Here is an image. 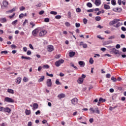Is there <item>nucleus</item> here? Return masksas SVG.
Wrapping results in <instances>:
<instances>
[{
  "mask_svg": "<svg viewBox=\"0 0 126 126\" xmlns=\"http://www.w3.org/2000/svg\"><path fill=\"white\" fill-rule=\"evenodd\" d=\"M55 83L57 85H62V83L60 82V80L59 79L56 80Z\"/></svg>",
  "mask_w": 126,
  "mask_h": 126,
  "instance_id": "b1692460",
  "label": "nucleus"
},
{
  "mask_svg": "<svg viewBox=\"0 0 126 126\" xmlns=\"http://www.w3.org/2000/svg\"><path fill=\"white\" fill-rule=\"evenodd\" d=\"M116 49H120L121 48V45L117 44L116 46Z\"/></svg>",
  "mask_w": 126,
  "mask_h": 126,
  "instance_id": "e2e57ef3",
  "label": "nucleus"
},
{
  "mask_svg": "<svg viewBox=\"0 0 126 126\" xmlns=\"http://www.w3.org/2000/svg\"><path fill=\"white\" fill-rule=\"evenodd\" d=\"M13 11H15V8H13L11 10L8 11V12H10L11 13L13 12Z\"/></svg>",
  "mask_w": 126,
  "mask_h": 126,
  "instance_id": "864d4df0",
  "label": "nucleus"
},
{
  "mask_svg": "<svg viewBox=\"0 0 126 126\" xmlns=\"http://www.w3.org/2000/svg\"><path fill=\"white\" fill-rule=\"evenodd\" d=\"M44 22H50V19L49 18H45Z\"/></svg>",
  "mask_w": 126,
  "mask_h": 126,
  "instance_id": "a19ab883",
  "label": "nucleus"
},
{
  "mask_svg": "<svg viewBox=\"0 0 126 126\" xmlns=\"http://www.w3.org/2000/svg\"><path fill=\"white\" fill-rule=\"evenodd\" d=\"M38 105L37 103H34L33 105V110H36V109H38Z\"/></svg>",
  "mask_w": 126,
  "mask_h": 126,
  "instance_id": "aec40b11",
  "label": "nucleus"
},
{
  "mask_svg": "<svg viewBox=\"0 0 126 126\" xmlns=\"http://www.w3.org/2000/svg\"><path fill=\"white\" fill-rule=\"evenodd\" d=\"M47 85L48 87H51L52 86V80L51 79H48L47 80Z\"/></svg>",
  "mask_w": 126,
  "mask_h": 126,
  "instance_id": "9d476101",
  "label": "nucleus"
},
{
  "mask_svg": "<svg viewBox=\"0 0 126 126\" xmlns=\"http://www.w3.org/2000/svg\"><path fill=\"white\" fill-rule=\"evenodd\" d=\"M99 101H101L102 102V103H104V102H106V99L102 98V97H100L99 99Z\"/></svg>",
  "mask_w": 126,
  "mask_h": 126,
  "instance_id": "2f4dec72",
  "label": "nucleus"
},
{
  "mask_svg": "<svg viewBox=\"0 0 126 126\" xmlns=\"http://www.w3.org/2000/svg\"><path fill=\"white\" fill-rule=\"evenodd\" d=\"M89 63H91V64H93V63H94V60H93V58H91L90 59Z\"/></svg>",
  "mask_w": 126,
  "mask_h": 126,
  "instance_id": "7c9ffc66",
  "label": "nucleus"
},
{
  "mask_svg": "<svg viewBox=\"0 0 126 126\" xmlns=\"http://www.w3.org/2000/svg\"><path fill=\"white\" fill-rule=\"evenodd\" d=\"M39 33V29L38 28H36L34 29L32 32V34L34 37L37 36V34Z\"/></svg>",
  "mask_w": 126,
  "mask_h": 126,
  "instance_id": "423d86ee",
  "label": "nucleus"
},
{
  "mask_svg": "<svg viewBox=\"0 0 126 126\" xmlns=\"http://www.w3.org/2000/svg\"><path fill=\"white\" fill-rule=\"evenodd\" d=\"M111 4H112V5H116V4H117L116 0H111Z\"/></svg>",
  "mask_w": 126,
  "mask_h": 126,
  "instance_id": "cd10ccee",
  "label": "nucleus"
},
{
  "mask_svg": "<svg viewBox=\"0 0 126 126\" xmlns=\"http://www.w3.org/2000/svg\"><path fill=\"white\" fill-rule=\"evenodd\" d=\"M30 25H32V28H33V27H34V26H35V24L33 22H31L30 23Z\"/></svg>",
  "mask_w": 126,
  "mask_h": 126,
  "instance_id": "052dcab7",
  "label": "nucleus"
},
{
  "mask_svg": "<svg viewBox=\"0 0 126 126\" xmlns=\"http://www.w3.org/2000/svg\"><path fill=\"white\" fill-rule=\"evenodd\" d=\"M113 10L115 12H121L122 11V8H115Z\"/></svg>",
  "mask_w": 126,
  "mask_h": 126,
  "instance_id": "ddd939ff",
  "label": "nucleus"
},
{
  "mask_svg": "<svg viewBox=\"0 0 126 126\" xmlns=\"http://www.w3.org/2000/svg\"><path fill=\"white\" fill-rule=\"evenodd\" d=\"M11 48L12 49H15L16 48V46L15 45L13 44L11 45Z\"/></svg>",
  "mask_w": 126,
  "mask_h": 126,
  "instance_id": "69168bd1",
  "label": "nucleus"
},
{
  "mask_svg": "<svg viewBox=\"0 0 126 126\" xmlns=\"http://www.w3.org/2000/svg\"><path fill=\"white\" fill-rule=\"evenodd\" d=\"M58 98L59 99H62L63 98H64L65 97V94H60L58 95Z\"/></svg>",
  "mask_w": 126,
  "mask_h": 126,
  "instance_id": "2eb2a0df",
  "label": "nucleus"
},
{
  "mask_svg": "<svg viewBox=\"0 0 126 126\" xmlns=\"http://www.w3.org/2000/svg\"><path fill=\"white\" fill-rule=\"evenodd\" d=\"M104 7L105 8V9H110V5H108L107 4H105L104 5Z\"/></svg>",
  "mask_w": 126,
  "mask_h": 126,
  "instance_id": "a878e982",
  "label": "nucleus"
},
{
  "mask_svg": "<svg viewBox=\"0 0 126 126\" xmlns=\"http://www.w3.org/2000/svg\"><path fill=\"white\" fill-rule=\"evenodd\" d=\"M89 122H90V123H91V124H92V123H93V122H94V120L93 119V118H91L89 120Z\"/></svg>",
  "mask_w": 126,
  "mask_h": 126,
  "instance_id": "680f3d73",
  "label": "nucleus"
},
{
  "mask_svg": "<svg viewBox=\"0 0 126 126\" xmlns=\"http://www.w3.org/2000/svg\"><path fill=\"white\" fill-rule=\"evenodd\" d=\"M93 11H94V9L87 10V12H93Z\"/></svg>",
  "mask_w": 126,
  "mask_h": 126,
  "instance_id": "09e8293b",
  "label": "nucleus"
},
{
  "mask_svg": "<svg viewBox=\"0 0 126 126\" xmlns=\"http://www.w3.org/2000/svg\"><path fill=\"white\" fill-rule=\"evenodd\" d=\"M65 25L66 27H69V26H70V24L68 22H67L65 23Z\"/></svg>",
  "mask_w": 126,
  "mask_h": 126,
  "instance_id": "e433bc0d",
  "label": "nucleus"
},
{
  "mask_svg": "<svg viewBox=\"0 0 126 126\" xmlns=\"http://www.w3.org/2000/svg\"><path fill=\"white\" fill-rule=\"evenodd\" d=\"M2 3L3 5L5 7H6L7 5H8V2L6 0H4Z\"/></svg>",
  "mask_w": 126,
  "mask_h": 126,
  "instance_id": "412c9836",
  "label": "nucleus"
},
{
  "mask_svg": "<svg viewBox=\"0 0 126 126\" xmlns=\"http://www.w3.org/2000/svg\"><path fill=\"white\" fill-rule=\"evenodd\" d=\"M23 17H24V14L23 13H21L19 16V18H20V19H21L22 18H23Z\"/></svg>",
  "mask_w": 126,
  "mask_h": 126,
  "instance_id": "72a5a7b5",
  "label": "nucleus"
},
{
  "mask_svg": "<svg viewBox=\"0 0 126 126\" xmlns=\"http://www.w3.org/2000/svg\"><path fill=\"white\" fill-rule=\"evenodd\" d=\"M61 58V55H57L55 56V59H60Z\"/></svg>",
  "mask_w": 126,
  "mask_h": 126,
  "instance_id": "6e6d98bb",
  "label": "nucleus"
},
{
  "mask_svg": "<svg viewBox=\"0 0 126 126\" xmlns=\"http://www.w3.org/2000/svg\"><path fill=\"white\" fill-rule=\"evenodd\" d=\"M40 114H41V111H40V110H37L35 112V115H40Z\"/></svg>",
  "mask_w": 126,
  "mask_h": 126,
  "instance_id": "bf43d9fd",
  "label": "nucleus"
},
{
  "mask_svg": "<svg viewBox=\"0 0 126 126\" xmlns=\"http://www.w3.org/2000/svg\"><path fill=\"white\" fill-rule=\"evenodd\" d=\"M21 59H25V60H31V57H25V56H22Z\"/></svg>",
  "mask_w": 126,
  "mask_h": 126,
  "instance_id": "393cba45",
  "label": "nucleus"
},
{
  "mask_svg": "<svg viewBox=\"0 0 126 126\" xmlns=\"http://www.w3.org/2000/svg\"><path fill=\"white\" fill-rule=\"evenodd\" d=\"M44 13H45V11L44 10H41L39 11V14L40 15H42V14H44Z\"/></svg>",
  "mask_w": 126,
  "mask_h": 126,
  "instance_id": "a18cd8bd",
  "label": "nucleus"
},
{
  "mask_svg": "<svg viewBox=\"0 0 126 126\" xmlns=\"http://www.w3.org/2000/svg\"><path fill=\"white\" fill-rule=\"evenodd\" d=\"M77 82L79 84H81V83H83V78H79L78 80H77Z\"/></svg>",
  "mask_w": 126,
  "mask_h": 126,
  "instance_id": "4be33fe9",
  "label": "nucleus"
},
{
  "mask_svg": "<svg viewBox=\"0 0 126 126\" xmlns=\"http://www.w3.org/2000/svg\"><path fill=\"white\" fill-rule=\"evenodd\" d=\"M23 81H24V82H27V81H28V78L24 77L23 78Z\"/></svg>",
  "mask_w": 126,
  "mask_h": 126,
  "instance_id": "79ce46f5",
  "label": "nucleus"
},
{
  "mask_svg": "<svg viewBox=\"0 0 126 126\" xmlns=\"http://www.w3.org/2000/svg\"><path fill=\"white\" fill-rule=\"evenodd\" d=\"M31 54H32V52H31V51L30 50L28 51L27 52V55H28V56H30Z\"/></svg>",
  "mask_w": 126,
  "mask_h": 126,
  "instance_id": "8fccbe9b",
  "label": "nucleus"
},
{
  "mask_svg": "<svg viewBox=\"0 0 126 126\" xmlns=\"http://www.w3.org/2000/svg\"><path fill=\"white\" fill-rule=\"evenodd\" d=\"M25 9V7L24 6H22L20 7V11H23V10H24Z\"/></svg>",
  "mask_w": 126,
  "mask_h": 126,
  "instance_id": "de8ad7c7",
  "label": "nucleus"
},
{
  "mask_svg": "<svg viewBox=\"0 0 126 126\" xmlns=\"http://www.w3.org/2000/svg\"><path fill=\"white\" fill-rule=\"evenodd\" d=\"M83 47L84 48H87V44L86 43L83 44Z\"/></svg>",
  "mask_w": 126,
  "mask_h": 126,
  "instance_id": "774afa93",
  "label": "nucleus"
},
{
  "mask_svg": "<svg viewBox=\"0 0 126 126\" xmlns=\"http://www.w3.org/2000/svg\"><path fill=\"white\" fill-rule=\"evenodd\" d=\"M118 21H121V20L115 19L113 21H111L109 22V25L110 26H112L114 25V24H116V23H118Z\"/></svg>",
  "mask_w": 126,
  "mask_h": 126,
  "instance_id": "7ed1b4c3",
  "label": "nucleus"
},
{
  "mask_svg": "<svg viewBox=\"0 0 126 126\" xmlns=\"http://www.w3.org/2000/svg\"><path fill=\"white\" fill-rule=\"evenodd\" d=\"M4 112H6L9 114V113L11 112V109H10L9 107L4 108Z\"/></svg>",
  "mask_w": 126,
  "mask_h": 126,
  "instance_id": "4468645a",
  "label": "nucleus"
},
{
  "mask_svg": "<svg viewBox=\"0 0 126 126\" xmlns=\"http://www.w3.org/2000/svg\"><path fill=\"white\" fill-rule=\"evenodd\" d=\"M56 19H61L62 18V16L61 15H57L55 16Z\"/></svg>",
  "mask_w": 126,
  "mask_h": 126,
  "instance_id": "37998d69",
  "label": "nucleus"
},
{
  "mask_svg": "<svg viewBox=\"0 0 126 126\" xmlns=\"http://www.w3.org/2000/svg\"><path fill=\"white\" fill-rule=\"evenodd\" d=\"M75 26L77 28H79V27H80V24L78 23H76Z\"/></svg>",
  "mask_w": 126,
  "mask_h": 126,
  "instance_id": "ea45409f",
  "label": "nucleus"
},
{
  "mask_svg": "<svg viewBox=\"0 0 126 126\" xmlns=\"http://www.w3.org/2000/svg\"><path fill=\"white\" fill-rule=\"evenodd\" d=\"M101 3H102L101 0H95L94 4H95L96 6H99Z\"/></svg>",
  "mask_w": 126,
  "mask_h": 126,
  "instance_id": "1a4fd4ad",
  "label": "nucleus"
},
{
  "mask_svg": "<svg viewBox=\"0 0 126 126\" xmlns=\"http://www.w3.org/2000/svg\"><path fill=\"white\" fill-rule=\"evenodd\" d=\"M45 79V76H42L38 80V82H42V81H44Z\"/></svg>",
  "mask_w": 126,
  "mask_h": 126,
  "instance_id": "5701e85b",
  "label": "nucleus"
},
{
  "mask_svg": "<svg viewBox=\"0 0 126 126\" xmlns=\"http://www.w3.org/2000/svg\"><path fill=\"white\" fill-rule=\"evenodd\" d=\"M4 101L5 102H7V103H14V100L8 97H5Z\"/></svg>",
  "mask_w": 126,
  "mask_h": 126,
  "instance_id": "20e7f679",
  "label": "nucleus"
},
{
  "mask_svg": "<svg viewBox=\"0 0 126 126\" xmlns=\"http://www.w3.org/2000/svg\"><path fill=\"white\" fill-rule=\"evenodd\" d=\"M90 111L91 112V113H96L98 114H100V111L97 107L94 108V109L92 107L90 108Z\"/></svg>",
  "mask_w": 126,
  "mask_h": 126,
  "instance_id": "f257e3e1",
  "label": "nucleus"
},
{
  "mask_svg": "<svg viewBox=\"0 0 126 126\" xmlns=\"http://www.w3.org/2000/svg\"><path fill=\"white\" fill-rule=\"evenodd\" d=\"M43 68H49V67H50V66H49V65H44L43 66Z\"/></svg>",
  "mask_w": 126,
  "mask_h": 126,
  "instance_id": "5fc2aeb1",
  "label": "nucleus"
},
{
  "mask_svg": "<svg viewBox=\"0 0 126 126\" xmlns=\"http://www.w3.org/2000/svg\"><path fill=\"white\" fill-rule=\"evenodd\" d=\"M76 10L77 12H80L81 11V9H80V8H77Z\"/></svg>",
  "mask_w": 126,
  "mask_h": 126,
  "instance_id": "603ef678",
  "label": "nucleus"
},
{
  "mask_svg": "<svg viewBox=\"0 0 126 126\" xmlns=\"http://www.w3.org/2000/svg\"><path fill=\"white\" fill-rule=\"evenodd\" d=\"M47 48L48 52H49V53L54 51V46L53 45H49L47 46Z\"/></svg>",
  "mask_w": 126,
  "mask_h": 126,
  "instance_id": "0eeeda50",
  "label": "nucleus"
},
{
  "mask_svg": "<svg viewBox=\"0 0 126 126\" xmlns=\"http://www.w3.org/2000/svg\"><path fill=\"white\" fill-rule=\"evenodd\" d=\"M71 102L73 105H76L77 102H78V99L76 98H74L71 100Z\"/></svg>",
  "mask_w": 126,
  "mask_h": 126,
  "instance_id": "6e6552de",
  "label": "nucleus"
},
{
  "mask_svg": "<svg viewBox=\"0 0 126 126\" xmlns=\"http://www.w3.org/2000/svg\"><path fill=\"white\" fill-rule=\"evenodd\" d=\"M4 108L1 106H0V111L4 112Z\"/></svg>",
  "mask_w": 126,
  "mask_h": 126,
  "instance_id": "4d7b16f0",
  "label": "nucleus"
},
{
  "mask_svg": "<svg viewBox=\"0 0 126 126\" xmlns=\"http://www.w3.org/2000/svg\"><path fill=\"white\" fill-rule=\"evenodd\" d=\"M7 92H8V93H10L11 94H14V91H13L12 89H8Z\"/></svg>",
  "mask_w": 126,
  "mask_h": 126,
  "instance_id": "6ab92c4d",
  "label": "nucleus"
},
{
  "mask_svg": "<svg viewBox=\"0 0 126 126\" xmlns=\"http://www.w3.org/2000/svg\"><path fill=\"white\" fill-rule=\"evenodd\" d=\"M17 20H16L14 21L13 22H12V25H16V23H17Z\"/></svg>",
  "mask_w": 126,
  "mask_h": 126,
  "instance_id": "c03bdc74",
  "label": "nucleus"
},
{
  "mask_svg": "<svg viewBox=\"0 0 126 126\" xmlns=\"http://www.w3.org/2000/svg\"><path fill=\"white\" fill-rule=\"evenodd\" d=\"M95 20H96V21H100V20H101V17H100V16L96 17Z\"/></svg>",
  "mask_w": 126,
  "mask_h": 126,
  "instance_id": "473e14b6",
  "label": "nucleus"
},
{
  "mask_svg": "<svg viewBox=\"0 0 126 126\" xmlns=\"http://www.w3.org/2000/svg\"><path fill=\"white\" fill-rule=\"evenodd\" d=\"M87 6H88V7H92V6H93V5H92V3H91V2H88L87 3Z\"/></svg>",
  "mask_w": 126,
  "mask_h": 126,
  "instance_id": "bb28decb",
  "label": "nucleus"
},
{
  "mask_svg": "<svg viewBox=\"0 0 126 126\" xmlns=\"http://www.w3.org/2000/svg\"><path fill=\"white\" fill-rule=\"evenodd\" d=\"M122 25H123V23L119 22L115 26H114V27L116 28H119V27H120V26H122Z\"/></svg>",
  "mask_w": 126,
  "mask_h": 126,
  "instance_id": "f3484780",
  "label": "nucleus"
},
{
  "mask_svg": "<svg viewBox=\"0 0 126 126\" xmlns=\"http://www.w3.org/2000/svg\"><path fill=\"white\" fill-rule=\"evenodd\" d=\"M121 30H122V31L124 32H126V28L125 27H122L121 28Z\"/></svg>",
  "mask_w": 126,
  "mask_h": 126,
  "instance_id": "3c124183",
  "label": "nucleus"
},
{
  "mask_svg": "<svg viewBox=\"0 0 126 126\" xmlns=\"http://www.w3.org/2000/svg\"><path fill=\"white\" fill-rule=\"evenodd\" d=\"M122 0H118V3L119 5H122Z\"/></svg>",
  "mask_w": 126,
  "mask_h": 126,
  "instance_id": "13d9d810",
  "label": "nucleus"
},
{
  "mask_svg": "<svg viewBox=\"0 0 126 126\" xmlns=\"http://www.w3.org/2000/svg\"><path fill=\"white\" fill-rule=\"evenodd\" d=\"M114 54H115V55H119V54H120V51L116 49L114 51Z\"/></svg>",
  "mask_w": 126,
  "mask_h": 126,
  "instance_id": "f704fd0d",
  "label": "nucleus"
},
{
  "mask_svg": "<svg viewBox=\"0 0 126 126\" xmlns=\"http://www.w3.org/2000/svg\"><path fill=\"white\" fill-rule=\"evenodd\" d=\"M8 53L7 51H1L0 54H4L5 55H6Z\"/></svg>",
  "mask_w": 126,
  "mask_h": 126,
  "instance_id": "4c0bfd02",
  "label": "nucleus"
},
{
  "mask_svg": "<svg viewBox=\"0 0 126 126\" xmlns=\"http://www.w3.org/2000/svg\"><path fill=\"white\" fill-rule=\"evenodd\" d=\"M0 21L1 22V23H4L6 22V19L5 18H1L0 19Z\"/></svg>",
  "mask_w": 126,
  "mask_h": 126,
  "instance_id": "a211bd4d",
  "label": "nucleus"
},
{
  "mask_svg": "<svg viewBox=\"0 0 126 126\" xmlns=\"http://www.w3.org/2000/svg\"><path fill=\"white\" fill-rule=\"evenodd\" d=\"M21 80H22L21 78L20 77H19L17 78L16 83L17 84H20V83H21Z\"/></svg>",
  "mask_w": 126,
  "mask_h": 126,
  "instance_id": "dca6fc26",
  "label": "nucleus"
},
{
  "mask_svg": "<svg viewBox=\"0 0 126 126\" xmlns=\"http://www.w3.org/2000/svg\"><path fill=\"white\" fill-rule=\"evenodd\" d=\"M111 77V74H106V78H110Z\"/></svg>",
  "mask_w": 126,
  "mask_h": 126,
  "instance_id": "338daca9",
  "label": "nucleus"
},
{
  "mask_svg": "<svg viewBox=\"0 0 126 126\" xmlns=\"http://www.w3.org/2000/svg\"><path fill=\"white\" fill-rule=\"evenodd\" d=\"M112 41L105 42V45H109V44H112Z\"/></svg>",
  "mask_w": 126,
  "mask_h": 126,
  "instance_id": "49530a36",
  "label": "nucleus"
},
{
  "mask_svg": "<svg viewBox=\"0 0 126 126\" xmlns=\"http://www.w3.org/2000/svg\"><path fill=\"white\" fill-rule=\"evenodd\" d=\"M78 63L81 67H84V66H85V63H84V62L83 61H79L78 62Z\"/></svg>",
  "mask_w": 126,
  "mask_h": 126,
  "instance_id": "9b49d317",
  "label": "nucleus"
},
{
  "mask_svg": "<svg viewBox=\"0 0 126 126\" xmlns=\"http://www.w3.org/2000/svg\"><path fill=\"white\" fill-rule=\"evenodd\" d=\"M64 63V60L63 59H60L55 62V65L57 67H59V66H60L61 64H62V63Z\"/></svg>",
  "mask_w": 126,
  "mask_h": 126,
  "instance_id": "f03ea898",
  "label": "nucleus"
},
{
  "mask_svg": "<svg viewBox=\"0 0 126 126\" xmlns=\"http://www.w3.org/2000/svg\"><path fill=\"white\" fill-rule=\"evenodd\" d=\"M46 34H47V31L43 30L39 32V36L40 37H44Z\"/></svg>",
  "mask_w": 126,
  "mask_h": 126,
  "instance_id": "39448f33",
  "label": "nucleus"
},
{
  "mask_svg": "<svg viewBox=\"0 0 126 126\" xmlns=\"http://www.w3.org/2000/svg\"><path fill=\"white\" fill-rule=\"evenodd\" d=\"M50 14H53V15H57L58 14V12L56 11H52L50 12Z\"/></svg>",
  "mask_w": 126,
  "mask_h": 126,
  "instance_id": "c756f323",
  "label": "nucleus"
},
{
  "mask_svg": "<svg viewBox=\"0 0 126 126\" xmlns=\"http://www.w3.org/2000/svg\"><path fill=\"white\" fill-rule=\"evenodd\" d=\"M75 56V52L71 51L69 53V57L70 58H73Z\"/></svg>",
  "mask_w": 126,
  "mask_h": 126,
  "instance_id": "f8f14e48",
  "label": "nucleus"
},
{
  "mask_svg": "<svg viewBox=\"0 0 126 126\" xmlns=\"http://www.w3.org/2000/svg\"><path fill=\"white\" fill-rule=\"evenodd\" d=\"M46 75H47L48 76H50V77H54V75L53 74H49V73L48 72L46 73Z\"/></svg>",
  "mask_w": 126,
  "mask_h": 126,
  "instance_id": "58836bf2",
  "label": "nucleus"
},
{
  "mask_svg": "<svg viewBox=\"0 0 126 126\" xmlns=\"http://www.w3.org/2000/svg\"><path fill=\"white\" fill-rule=\"evenodd\" d=\"M111 80H112V81H113V82H116L117 79L116 78H115L114 77H112Z\"/></svg>",
  "mask_w": 126,
  "mask_h": 126,
  "instance_id": "c9c22d12",
  "label": "nucleus"
},
{
  "mask_svg": "<svg viewBox=\"0 0 126 126\" xmlns=\"http://www.w3.org/2000/svg\"><path fill=\"white\" fill-rule=\"evenodd\" d=\"M25 112H26V114H27V115H30V114H31V111L30 110H28L26 109Z\"/></svg>",
  "mask_w": 126,
  "mask_h": 126,
  "instance_id": "c85d7f7f",
  "label": "nucleus"
},
{
  "mask_svg": "<svg viewBox=\"0 0 126 126\" xmlns=\"http://www.w3.org/2000/svg\"><path fill=\"white\" fill-rule=\"evenodd\" d=\"M83 22H84V24H87V19H86V18L84 19Z\"/></svg>",
  "mask_w": 126,
  "mask_h": 126,
  "instance_id": "0e129e2a",
  "label": "nucleus"
}]
</instances>
